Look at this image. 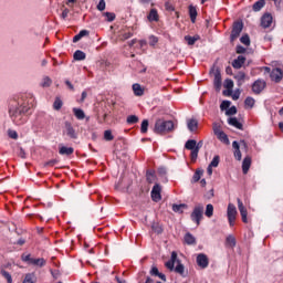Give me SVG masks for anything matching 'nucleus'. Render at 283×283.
<instances>
[{"label":"nucleus","mask_w":283,"mask_h":283,"mask_svg":"<svg viewBox=\"0 0 283 283\" xmlns=\"http://www.w3.org/2000/svg\"><path fill=\"white\" fill-rule=\"evenodd\" d=\"M8 135L9 138H12L13 140H17V138H19V134L15 130H9Z\"/></svg>","instance_id":"nucleus-55"},{"label":"nucleus","mask_w":283,"mask_h":283,"mask_svg":"<svg viewBox=\"0 0 283 283\" xmlns=\"http://www.w3.org/2000/svg\"><path fill=\"white\" fill-rule=\"evenodd\" d=\"M147 19L148 21H158V10L151 9Z\"/></svg>","instance_id":"nucleus-28"},{"label":"nucleus","mask_w":283,"mask_h":283,"mask_svg":"<svg viewBox=\"0 0 283 283\" xmlns=\"http://www.w3.org/2000/svg\"><path fill=\"white\" fill-rule=\"evenodd\" d=\"M217 138H219L221 143H224V145H229V136H227L224 132L217 135Z\"/></svg>","instance_id":"nucleus-35"},{"label":"nucleus","mask_w":283,"mask_h":283,"mask_svg":"<svg viewBox=\"0 0 283 283\" xmlns=\"http://www.w3.org/2000/svg\"><path fill=\"white\" fill-rule=\"evenodd\" d=\"M159 271H158V268L156 266H153L151 270H150V275H155V276H158L159 275Z\"/></svg>","instance_id":"nucleus-63"},{"label":"nucleus","mask_w":283,"mask_h":283,"mask_svg":"<svg viewBox=\"0 0 283 283\" xmlns=\"http://www.w3.org/2000/svg\"><path fill=\"white\" fill-rule=\"evenodd\" d=\"M197 264L201 269H207L209 266V258L206 254L201 253L197 256Z\"/></svg>","instance_id":"nucleus-13"},{"label":"nucleus","mask_w":283,"mask_h":283,"mask_svg":"<svg viewBox=\"0 0 283 283\" xmlns=\"http://www.w3.org/2000/svg\"><path fill=\"white\" fill-rule=\"evenodd\" d=\"M240 42H241L243 45H251V39L249 38L248 34L242 35L241 39H240Z\"/></svg>","instance_id":"nucleus-43"},{"label":"nucleus","mask_w":283,"mask_h":283,"mask_svg":"<svg viewBox=\"0 0 283 283\" xmlns=\"http://www.w3.org/2000/svg\"><path fill=\"white\" fill-rule=\"evenodd\" d=\"M22 283H36V276L34 275V273H28L25 274Z\"/></svg>","instance_id":"nucleus-25"},{"label":"nucleus","mask_w":283,"mask_h":283,"mask_svg":"<svg viewBox=\"0 0 283 283\" xmlns=\"http://www.w3.org/2000/svg\"><path fill=\"white\" fill-rule=\"evenodd\" d=\"M228 123L237 129H242V123H240V120H238L235 117H230L228 119Z\"/></svg>","instance_id":"nucleus-21"},{"label":"nucleus","mask_w":283,"mask_h":283,"mask_svg":"<svg viewBox=\"0 0 283 283\" xmlns=\"http://www.w3.org/2000/svg\"><path fill=\"white\" fill-rule=\"evenodd\" d=\"M226 244L228 245V247H230V249H233V248H235V244H237V242H235V237H233V235H228L227 237V239H226Z\"/></svg>","instance_id":"nucleus-27"},{"label":"nucleus","mask_w":283,"mask_h":283,"mask_svg":"<svg viewBox=\"0 0 283 283\" xmlns=\"http://www.w3.org/2000/svg\"><path fill=\"white\" fill-rule=\"evenodd\" d=\"M191 153H190V158H191V160H198V154H199V149L198 148H195V149H192V150H190Z\"/></svg>","instance_id":"nucleus-47"},{"label":"nucleus","mask_w":283,"mask_h":283,"mask_svg":"<svg viewBox=\"0 0 283 283\" xmlns=\"http://www.w3.org/2000/svg\"><path fill=\"white\" fill-rule=\"evenodd\" d=\"M176 265V263L174 261H167L166 262V266L170 270L174 271V266Z\"/></svg>","instance_id":"nucleus-62"},{"label":"nucleus","mask_w":283,"mask_h":283,"mask_svg":"<svg viewBox=\"0 0 283 283\" xmlns=\"http://www.w3.org/2000/svg\"><path fill=\"white\" fill-rule=\"evenodd\" d=\"M104 138L105 140H114V135H112V130H105Z\"/></svg>","instance_id":"nucleus-54"},{"label":"nucleus","mask_w":283,"mask_h":283,"mask_svg":"<svg viewBox=\"0 0 283 283\" xmlns=\"http://www.w3.org/2000/svg\"><path fill=\"white\" fill-rule=\"evenodd\" d=\"M40 85L41 87H50V85H52V78H50V76H44Z\"/></svg>","instance_id":"nucleus-34"},{"label":"nucleus","mask_w":283,"mask_h":283,"mask_svg":"<svg viewBox=\"0 0 283 283\" xmlns=\"http://www.w3.org/2000/svg\"><path fill=\"white\" fill-rule=\"evenodd\" d=\"M146 179L148 182H154V180H156V175L154 174V171H147Z\"/></svg>","instance_id":"nucleus-45"},{"label":"nucleus","mask_w":283,"mask_h":283,"mask_svg":"<svg viewBox=\"0 0 283 283\" xmlns=\"http://www.w3.org/2000/svg\"><path fill=\"white\" fill-rule=\"evenodd\" d=\"M165 8H166V10H167L168 12H174V10H176V9L174 8V4H171L170 2H166V3H165Z\"/></svg>","instance_id":"nucleus-58"},{"label":"nucleus","mask_w":283,"mask_h":283,"mask_svg":"<svg viewBox=\"0 0 283 283\" xmlns=\"http://www.w3.org/2000/svg\"><path fill=\"white\" fill-rule=\"evenodd\" d=\"M240 146L247 149V142L241 140L240 144L238 142L232 143V147L234 149V158L237 160H242V151H240Z\"/></svg>","instance_id":"nucleus-5"},{"label":"nucleus","mask_w":283,"mask_h":283,"mask_svg":"<svg viewBox=\"0 0 283 283\" xmlns=\"http://www.w3.org/2000/svg\"><path fill=\"white\" fill-rule=\"evenodd\" d=\"M247 52V49L242 45L237 46V54H244Z\"/></svg>","instance_id":"nucleus-61"},{"label":"nucleus","mask_w":283,"mask_h":283,"mask_svg":"<svg viewBox=\"0 0 283 283\" xmlns=\"http://www.w3.org/2000/svg\"><path fill=\"white\" fill-rule=\"evenodd\" d=\"M205 216L207 218H212L213 217V205L209 203V205L206 206Z\"/></svg>","instance_id":"nucleus-33"},{"label":"nucleus","mask_w":283,"mask_h":283,"mask_svg":"<svg viewBox=\"0 0 283 283\" xmlns=\"http://www.w3.org/2000/svg\"><path fill=\"white\" fill-rule=\"evenodd\" d=\"M235 81H238L239 85H242L244 83V78H247V74L244 72H239L234 75Z\"/></svg>","instance_id":"nucleus-30"},{"label":"nucleus","mask_w":283,"mask_h":283,"mask_svg":"<svg viewBox=\"0 0 283 283\" xmlns=\"http://www.w3.org/2000/svg\"><path fill=\"white\" fill-rule=\"evenodd\" d=\"M229 107H231V102H229V101H223V102L220 104V109H221V112H224V109H229Z\"/></svg>","instance_id":"nucleus-46"},{"label":"nucleus","mask_w":283,"mask_h":283,"mask_svg":"<svg viewBox=\"0 0 283 283\" xmlns=\"http://www.w3.org/2000/svg\"><path fill=\"white\" fill-rule=\"evenodd\" d=\"M185 147L190 151L196 149V139H189L186 142Z\"/></svg>","instance_id":"nucleus-38"},{"label":"nucleus","mask_w":283,"mask_h":283,"mask_svg":"<svg viewBox=\"0 0 283 283\" xmlns=\"http://www.w3.org/2000/svg\"><path fill=\"white\" fill-rule=\"evenodd\" d=\"M205 213V207L202 205H198L193 208V211L190 214L192 222H196L197 227H200V220H202V216Z\"/></svg>","instance_id":"nucleus-3"},{"label":"nucleus","mask_w":283,"mask_h":283,"mask_svg":"<svg viewBox=\"0 0 283 283\" xmlns=\"http://www.w3.org/2000/svg\"><path fill=\"white\" fill-rule=\"evenodd\" d=\"M187 125L189 132H196L198 129V122L196 119H189Z\"/></svg>","instance_id":"nucleus-26"},{"label":"nucleus","mask_w":283,"mask_h":283,"mask_svg":"<svg viewBox=\"0 0 283 283\" xmlns=\"http://www.w3.org/2000/svg\"><path fill=\"white\" fill-rule=\"evenodd\" d=\"M1 275L7 279L8 283H12V275L8 271L2 270Z\"/></svg>","instance_id":"nucleus-48"},{"label":"nucleus","mask_w":283,"mask_h":283,"mask_svg":"<svg viewBox=\"0 0 283 283\" xmlns=\"http://www.w3.org/2000/svg\"><path fill=\"white\" fill-rule=\"evenodd\" d=\"M175 272L179 273V275H185V265L178 261L177 266L175 268Z\"/></svg>","instance_id":"nucleus-39"},{"label":"nucleus","mask_w":283,"mask_h":283,"mask_svg":"<svg viewBox=\"0 0 283 283\" xmlns=\"http://www.w3.org/2000/svg\"><path fill=\"white\" fill-rule=\"evenodd\" d=\"M104 17L106 18V21H114V19H116V14L115 13H112V12H105L104 13Z\"/></svg>","instance_id":"nucleus-49"},{"label":"nucleus","mask_w":283,"mask_h":283,"mask_svg":"<svg viewBox=\"0 0 283 283\" xmlns=\"http://www.w3.org/2000/svg\"><path fill=\"white\" fill-rule=\"evenodd\" d=\"M90 35V31L87 30H82L78 32V34H76L73 38V43H78V41H81L83 39V36H88Z\"/></svg>","instance_id":"nucleus-19"},{"label":"nucleus","mask_w":283,"mask_h":283,"mask_svg":"<svg viewBox=\"0 0 283 283\" xmlns=\"http://www.w3.org/2000/svg\"><path fill=\"white\" fill-rule=\"evenodd\" d=\"M59 154L61 156H72V154H74V148L62 146V147H60Z\"/></svg>","instance_id":"nucleus-16"},{"label":"nucleus","mask_w":283,"mask_h":283,"mask_svg":"<svg viewBox=\"0 0 283 283\" xmlns=\"http://www.w3.org/2000/svg\"><path fill=\"white\" fill-rule=\"evenodd\" d=\"M63 107V101L61 98L56 97L54 103H53V108L59 111Z\"/></svg>","instance_id":"nucleus-40"},{"label":"nucleus","mask_w":283,"mask_h":283,"mask_svg":"<svg viewBox=\"0 0 283 283\" xmlns=\"http://www.w3.org/2000/svg\"><path fill=\"white\" fill-rule=\"evenodd\" d=\"M171 262H174L176 264V262L178 263V253H176V251H172L171 252V259H170Z\"/></svg>","instance_id":"nucleus-59"},{"label":"nucleus","mask_w":283,"mask_h":283,"mask_svg":"<svg viewBox=\"0 0 283 283\" xmlns=\"http://www.w3.org/2000/svg\"><path fill=\"white\" fill-rule=\"evenodd\" d=\"M148 127H149V120L144 119L142 122V128H140L142 134H147Z\"/></svg>","instance_id":"nucleus-41"},{"label":"nucleus","mask_w":283,"mask_h":283,"mask_svg":"<svg viewBox=\"0 0 283 283\" xmlns=\"http://www.w3.org/2000/svg\"><path fill=\"white\" fill-rule=\"evenodd\" d=\"M243 28H244V24H242V22H234V24L232 27V32L230 35L231 41H235V39H238V36H240Z\"/></svg>","instance_id":"nucleus-7"},{"label":"nucleus","mask_w":283,"mask_h":283,"mask_svg":"<svg viewBox=\"0 0 283 283\" xmlns=\"http://www.w3.org/2000/svg\"><path fill=\"white\" fill-rule=\"evenodd\" d=\"M226 114L227 116H234V114H238V108L235 106H232L226 112Z\"/></svg>","instance_id":"nucleus-51"},{"label":"nucleus","mask_w":283,"mask_h":283,"mask_svg":"<svg viewBox=\"0 0 283 283\" xmlns=\"http://www.w3.org/2000/svg\"><path fill=\"white\" fill-rule=\"evenodd\" d=\"M185 242L187 244H196V237L188 232L185 235Z\"/></svg>","instance_id":"nucleus-31"},{"label":"nucleus","mask_w":283,"mask_h":283,"mask_svg":"<svg viewBox=\"0 0 283 283\" xmlns=\"http://www.w3.org/2000/svg\"><path fill=\"white\" fill-rule=\"evenodd\" d=\"M105 0H99L97 4V10H99V12H103V10H105Z\"/></svg>","instance_id":"nucleus-57"},{"label":"nucleus","mask_w":283,"mask_h":283,"mask_svg":"<svg viewBox=\"0 0 283 283\" xmlns=\"http://www.w3.org/2000/svg\"><path fill=\"white\" fill-rule=\"evenodd\" d=\"M249 169H251V157H245L242 163L243 174H249Z\"/></svg>","instance_id":"nucleus-17"},{"label":"nucleus","mask_w":283,"mask_h":283,"mask_svg":"<svg viewBox=\"0 0 283 283\" xmlns=\"http://www.w3.org/2000/svg\"><path fill=\"white\" fill-rule=\"evenodd\" d=\"M174 129V122L165 120V119H157L155 123L154 132L155 134H168Z\"/></svg>","instance_id":"nucleus-2"},{"label":"nucleus","mask_w":283,"mask_h":283,"mask_svg":"<svg viewBox=\"0 0 283 283\" xmlns=\"http://www.w3.org/2000/svg\"><path fill=\"white\" fill-rule=\"evenodd\" d=\"M36 105V99L32 95H24L19 101L17 106L10 108V116L14 125H24L28 122V114H32Z\"/></svg>","instance_id":"nucleus-1"},{"label":"nucleus","mask_w":283,"mask_h":283,"mask_svg":"<svg viewBox=\"0 0 283 283\" xmlns=\"http://www.w3.org/2000/svg\"><path fill=\"white\" fill-rule=\"evenodd\" d=\"M133 92L135 96H143L145 94V88H143L140 84L136 83V84H133Z\"/></svg>","instance_id":"nucleus-18"},{"label":"nucleus","mask_w":283,"mask_h":283,"mask_svg":"<svg viewBox=\"0 0 283 283\" xmlns=\"http://www.w3.org/2000/svg\"><path fill=\"white\" fill-rule=\"evenodd\" d=\"M244 61H247V57L239 55L238 59H235L232 62V67H234V70H240V67H242V65H244Z\"/></svg>","instance_id":"nucleus-15"},{"label":"nucleus","mask_w":283,"mask_h":283,"mask_svg":"<svg viewBox=\"0 0 283 283\" xmlns=\"http://www.w3.org/2000/svg\"><path fill=\"white\" fill-rule=\"evenodd\" d=\"M264 87H266V82L258 80L252 84V92L254 94H260L264 91Z\"/></svg>","instance_id":"nucleus-12"},{"label":"nucleus","mask_w":283,"mask_h":283,"mask_svg":"<svg viewBox=\"0 0 283 283\" xmlns=\"http://www.w3.org/2000/svg\"><path fill=\"white\" fill-rule=\"evenodd\" d=\"M69 14H70V9H64L62 12V19H67Z\"/></svg>","instance_id":"nucleus-64"},{"label":"nucleus","mask_w":283,"mask_h":283,"mask_svg":"<svg viewBox=\"0 0 283 283\" xmlns=\"http://www.w3.org/2000/svg\"><path fill=\"white\" fill-rule=\"evenodd\" d=\"M224 87H226V90H229L231 92V90H233V80L227 78L224 81Z\"/></svg>","instance_id":"nucleus-44"},{"label":"nucleus","mask_w":283,"mask_h":283,"mask_svg":"<svg viewBox=\"0 0 283 283\" xmlns=\"http://www.w3.org/2000/svg\"><path fill=\"white\" fill-rule=\"evenodd\" d=\"M56 164V159H51L44 164V167H54Z\"/></svg>","instance_id":"nucleus-60"},{"label":"nucleus","mask_w":283,"mask_h":283,"mask_svg":"<svg viewBox=\"0 0 283 283\" xmlns=\"http://www.w3.org/2000/svg\"><path fill=\"white\" fill-rule=\"evenodd\" d=\"M73 113L77 120H83L85 118V112L81 108H73Z\"/></svg>","instance_id":"nucleus-24"},{"label":"nucleus","mask_w":283,"mask_h":283,"mask_svg":"<svg viewBox=\"0 0 283 283\" xmlns=\"http://www.w3.org/2000/svg\"><path fill=\"white\" fill-rule=\"evenodd\" d=\"M73 56H74L75 61H85L86 55H85V52L77 50V51H75Z\"/></svg>","instance_id":"nucleus-29"},{"label":"nucleus","mask_w":283,"mask_h":283,"mask_svg":"<svg viewBox=\"0 0 283 283\" xmlns=\"http://www.w3.org/2000/svg\"><path fill=\"white\" fill-rule=\"evenodd\" d=\"M264 6H266V1H264V0H259V1H256V2L252 6V10H253V12H260V10H262V8H264Z\"/></svg>","instance_id":"nucleus-20"},{"label":"nucleus","mask_w":283,"mask_h":283,"mask_svg":"<svg viewBox=\"0 0 283 283\" xmlns=\"http://www.w3.org/2000/svg\"><path fill=\"white\" fill-rule=\"evenodd\" d=\"M127 123H128V125H136V123H138V116H136V115L128 116Z\"/></svg>","instance_id":"nucleus-42"},{"label":"nucleus","mask_w":283,"mask_h":283,"mask_svg":"<svg viewBox=\"0 0 283 283\" xmlns=\"http://www.w3.org/2000/svg\"><path fill=\"white\" fill-rule=\"evenodd\" d=\"M31 264H33L34 266H45V259H33L31 260Z\"/></svg>","instance_id":"nucleus-32"},{"label":"nucleus","mask_w":283,"mask_h":283,"mask_svg":"<svg viewBox=\"0 0 283 283\" xmlns=\"http://www.w3.org/2000/svg\"><path fill=\"white\" fill-rule=\"evenodd\" d=\"M244 105H245V107H249L250 109H252V107H254V105H255V98L247 97L244 101Z\"/></svg>","instance_id":"nucleus-36"},{"label":"nucleus","mask_w":283,"mask_h":283,"mask_svg":"<svg viewBox=\"0 0 283 283\" xmlns=\"http://www.w3.org/2000/svg\"><path fill=\"white\" fill-rule=\"evenodd\" d=\"M237 202H238V209L242 218V222L247 224V222H249V219L247 218V216H249V212L247 211V208L244 207V203L242 202L241 199H237Z\"/></svg>","instance_id":"nucleus-11"},{"label":"nucleus","mask_w":283,"mask_h":283,"mask_svg":"<svg viewBox=\"0 0 283 283\" xmlns=\"http://www.w3.org/2000/svg\"><path fill=\"white\" fill-rule=\"evenodd\" d=\"M189 15L192 23H196V18L198 17V10L193 6H189Z\"/></svg>","instance_id":"nucleus-23"},{"label":"nucleus","mask_w":283,"mask_h":283,"mask_svg":"<svg viewBox=\"0 0 283 283\" xmlns=\"http://www.w3.org/2000/svg\"><path fill=\"white\" fill-rule=\"evenodd\" d=\"M227 216L230 227H233L235 224V218H238V209L233 203L228 205Z\"/></svg>","instance_id":"nucleus-4"},{"label":"nucleus","mask_w":283,"mask_h":283,"mask_svg":"<svg viewBox=\"0 0 283 283\" xmlns=\"http://www.w3.org/2000/svg\"><path fill=\"white\" fill-rule=\"evenodd\" d=\"M212 129H213L214 136L222 134V129L220 128L219 124H213Z\"/></svg>","instance_id":"nucleus-53"},{"label":"nucleus","mask_w":283,"mask_h":283,"mask_svg":"<svg viewBox=\"0 0 283 283\" xmlns=\"http://www.w3.org/2000/svg\"><path fill=\"white\" fill-rule=\"evenodd\" d=\"M161 191H163V188L160 187V185L156 184L153 187L151 198H153L154 202H160V200H163V197L160 195Z\"/></svg>","instance_id":"nucleus-10"},{"label":"nucleus","mask_w":283,"mask_h":283,"mask_svg":"<svg viewBox=\"0 0 283 283\" xmlns=\"http://www.w3.org/2000/svg\"><path fill=\"white\" fill-rule=\"evenodd\" d=\"M271 78L275 82V83H280V81H282L283 78V73H282V69H274L271 72Z\"/></svg>","instance_id":"nucleus-14"},{"label":"nucleus","mask_w":283,"mask_h":283,"mask_svg":"<svg viewBox=\"0 0 283 283\" xmlns=\"http://www.w3.org/2000/svg\"><path fill=\"white\" fill-rule=\"evenodd\" d=\"M211 74H213L214 76V87L217 90H220V87L222 86V75L220 73V69H218L217 66H213L211 69Z\"/></svg>","instance_id":"nucleus-8"},{"label":"nucleus","mask_w":283,"mask_h":283,"mask_svg":"<svg viewBox=\"0 0 283 283\" xmlns=\"http://www.w3.org/2000/svg\"><path fill=\"white\" fill-rule=\"evenodd\" d=\"M273 25V15L271 13H264L261 17V27L266 30V28H271Z\"/></svg>","instance_id":"nucleus-9"},{"label":"nucleus","mask_w":283,"mask_h":283,"mask_svg":"<svg viewBox=\"0 0 283 283\" xmlns=\"http://www.w3.org/2000/svg\"><path fill=\"white\" fill-rule=\"evenodd\" d=\"M187 207V205L181 203V205H172V211L175 213H182V210Z\"/></svg>","instance_id":"nucleus-37"},{"label":"nucleus","mask_w":283,"mask_h":283,"mask_svg":"<svg viewBox=\"0 0 283 283\" xmlns=\"http://www.w3.org/2000/svg\"><path fill=\"white\" fill-rule=\"evenodd\" d=\"M64 134H66V136H69V138H72L73 140H76L78 138L76 129H74V126H72V123L70 122H65L64 124Z\"/></svg>","instance_id":"nucleus-6"},{"label":"nucleus","mask_w":283,"mask_h":283,"mask_svg":"<svg viewBox=\"0 0 283 283\" xmlns=\"http://www.w3.org/2000/svg\"><path fill=\"white\" fill-rule=\"evenodd\" d=\"M156 43H158V38L155 35H150L149 36V45H151L154 48V45H156Z\"/></svg>","instance_id":"nucleus-56"},{"label":"nucleus","mask_w":283,"mask_h":283,"mask_svg":"<svg viewBox=\"0 0 283 283\" xmlns=\"http://www.w3.org/2000/svg\"><path fill=\"white\" fill-rule=\"evenodd\" d=\"M218 165H220V156H214L209 166L218 167Z\"/></svg>","instance_id":"nucleus-50"},{"label":"nucleus","mask_w":283,"mask_h":283,"mask_svg":"<svg viewBox=\"0 0 283 283\" xmlns=\"http://www.w3.org/2000/svg\"><path fill=\"white\" fill-rule=\"evenodd\" d=\"M185 41H187L188 45H196V41H200V35H186Z\"/></svg>","instance_id":"nucleus-22"},{"label":"nucleus","mask_w":283,"mask_h":283,"mask_svg":"<svg viewBox=\"0 0 283 283\" xmlns=\"http://www.w3.org/2000/svg\"><path fill=\"white\" fill-rule=\"evenodd\" d=\"M202 176V170H197L192 177L193 182H198Z\"/></svg>","instance_id":"nucleus-52"}]
</instances>
